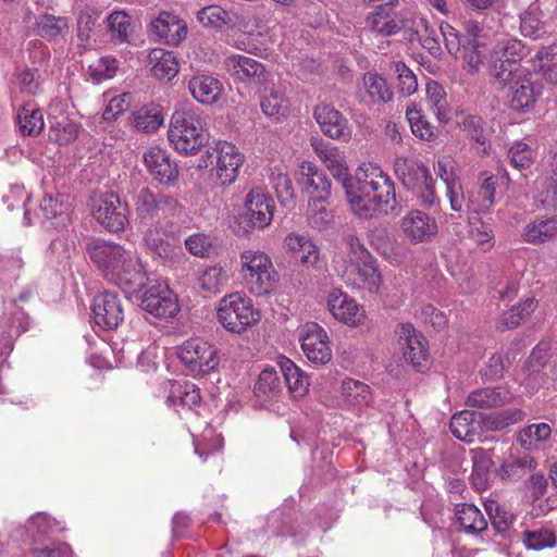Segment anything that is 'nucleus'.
Segmentation results:
<instances>
[{"instance_id":"obj_49","label":"nucleus","mask_w":557,"mask_h":557,"mask_svg":"<svg viewBox=\"0 0 557 557\" xmlns=\"http://www.w3.org/2000/svg\"><path fill=\"white\" fill-rule=\"evenodd\" d=\"M111 37L120 42H128L133 32L132 17L125 11H113L107 18Z\"/></svg>"},{"instance_id":"obj_22","label":"nucleus","mask_w":557,"mask_h":557,"mask_svg":"<svg viewBox=\"0 0 557 557\" xmlns=\"http://www.w3.org/2000/svg\"><path fill=\"white\" fill-rule=\"evenodd\" d=\"M401 230L412 243H425L436 235L437 223L428 213L412 210L403 218Z\"/></svg>"},{"instance_id":"obj_37","label":"nucleus","mask_w":557,"mask_h":557,"mask_svg":"<svg viewBox=\"0 0 557 557\" xmlns=\"http://www.w3.org/2000/svg\"><path fill=\"white\" fill-rule=\"evenodd\" d=\"M282 374L273 368H267L261 371L255 384V395L263 400L276 397L283 389Z\"/></svg>"},{"instance_id":"obj_26","label":"nucleus","mask_w":557,"mask_h":557,"mask_svg":"<svg viewBox=\"0 0 557 557\" xmlns=\"http://www.w3.org/2000/svg\"><path fill=\"white\" fill-rule=\"evenodd\" d=\"M188 89L195 100L202 104H213L219 101L223 91L220 79L210 74H196L188 82Z\"/></svg>"},{"instance_id":"obj_59","label":"nucleus","mask_w":557,"mask_h":557,"mask_svg":"<svg viewBox=\"0 0 557 557\" xmlns=\"http://www.w3.org/2000/svg\"><path fill=\"white\" fill-rule=\"evenodd\" d=\"M406 114L410 123L411 131L416 136L426 140L435 138V127L424 119L420 111L407 109Z\"/></svg>"},{"instance_id":"obj_13","label":"nucleus","mask_w":557,"mask_h":557,"mask_svg":"<svg viewBox=\"0 0 557 557\" xmlns=\"http://www.w3.org/2000/svg\"><path fill=\"white\" fill-rule=\"evenodd\" d=\"M223 67L234 81L261 85L265 84L269 79V73L264 65L246 55H228L224 59Z\"/></svg>"},{"instance_id":"obj_17","label":"nucleus","mask_w":557,"mask_h":557,"mask_svg":"<svg viewBox=\"0 0 557 557\" xmlns=\"http://www.w3.org/2000/svg\"><path fill=\"white\" fill-rule=\"evenodd\" d=\"M91 310L95 323L103 330H115L124 320L122 301L110 292L97 295Z\"/></svg>"},{"instance_id":"obj_42","label":"nucleus","mask_w":557,"mask_h":557,"mask_svg":"<svg viewBox=\"0 0 557 557\" xmlns=\"http://www.w3.org/2000/svg\"><path fill=\"white\" fill-rule=\"evenodd\" d=\"M537 64L534 67L542 74L543 78L553 84H557V45L543 47L536 53Z\"/></svg>"},{"instance_id":"obj_3","label":"nucleus","mask_w":557,"mask_h":557,"mask_svg":"<svg viewBox=\"0 0 557 557\" xmlns=\"http://www.w3.org/2000/svg\"><path fill=\"white\" fill-rule=\"evenodd\" d=\"M206 117L197 108L175 110L168 132L169 141L182 154L194 156L209 141Z\"/></svg>"},{"instance_id":"obj_63","label":"nucleus","mask_w":557,"mask_h":557,"mask_svg":"<svg viewBox=\"0 0 557 557\" xmlns=\"http://www.w3.org/2000/svg\"><path fill=\"white\" fill-rule=\"evenodd\" d=\"M395 72L398 76V91L404 96H410L417 91L418 81L416 75L404 63H396Z\"/></svg>"},{"instance_id":"obj_6","label":"nucleus","mask_w":557,"mask_h":557,"mask_svg":"<svg viewBox=\"0 0 557 557\" xmlns=\"http://www.w3.org/2000/svg\"><path fill=\"white\" fill-rule=\"evenodd\" d=\"M242 272L252 293H270L277 282V273L270 257L262 251L247 249L240 253Z\"/></svg>"},{"instance_id":"obj_20","label":"nucleus","mask_w":557,"mask_h":557,"mask_svg":"<svg viewBox=\"0 0 557 557\" xmlns=\"http://www.w3.org/2000/svg\"><path fill=\"white\" fill-rule=\"evenodd\" d=\"M327 306L333 317L349 325L358 326L366 319L364 309L355 299L338 288H333L327 296Z\"/></svg>"},{"instance_id":"obj_53","label":"nucleus","mask_w":557,"mask_h":557,"mask_svg":"<svg viewBox=\"0 0 557 557\" xmlns=\"http://www.w3.org/2000/svg\"><path fill=\"white\" fill-rule=\"evenodd\" d=\"M66 197L64 195H58L55 197L48 195L45 196L40 202L39 209L44 215V219L51 220L59 218L64 224L67 220L69 206L65 203Z\"/></svg>"},{"instance_id":"obj_30","label":"nucleus","mask_w":557,"mask_h":557,"mask_svg":"<svg viewBox=\"0 0 557 557\" xmlns=\"http://www.w3.org/2000/svg\"><path fill=\"white\" fill-rule=\"evenodd\" d=\"M280 372L288 392L294 398L304 397L309 391V379L293 361L286 359L281 363Z\"/></svg>"},{"instance_id":"obj_16","label":"nucleus","mask_w":557,"mask_h":557,"mask_svg":"<svg viewBox=\"0 0 557 557\" xmlns=\"http://www.w3.org/2000/svg\"><path fill=\"white\" fill-rule=\"evenodd\" d=\"M312 114L325 136L341 141H348L351 138L348 120L333 106L318 104Z\"/></svg>"},{"instance_id":"obj_1","label":"nucleus","mask_w":557,"mask_h":557,"mask_svg":"<svg viewBox=\"0 0 557 557\" xmlns=\"http://www.w3.org/2000/svg\"><path fill=\"white\" fill-rule=\"evenodd\" d=\"M335 181L345 190L355 215L371 219L376 212L398 215L401 206L396 198L395 184L381 169L349 174L346 162L338 153L324 163Z\"/></svg>"},{"instance_id":"obj_23","label":"nucleus","mask_w":557,"mask_h":557,"mask_svg":"<svg viewBox=\"0 0 557 557\" xmlns=\"http://www.w3.org/2000/svg\"><path fill=\"white\" fill-rule=\"evenodd\" d=\"M482 412L472 410H462L455 413L449 423L454 436L460 441L472 443L483 431V422L479 418Z\"/></svg>"},{"instance_id":"obj_29","label":"nucleus","mask_w":557,"mask_h":557,"mask_svg":"<svg viewBox=\"0 0 557 557\" xmlns=\"http://www.w3.org/2000/svg\"><path fill=\"white\" fill-rule=\"evenodd\" d=\"M552 429L547 423L529 424L520 429L516 435V443L525 451L539 450L541 445L549 440Z\"/></svg>"},{"instance_id":"obj_15","label":"nucleus","mask_w":557,"mask_h":557,"mask_svg":"<svg viewBox=\"0 0 557 557\" xmlns=\"http://www.w3.org/2000/svg\"><path fill=\"white\" fill-rule=\"evenodd\" d=\"M506 88H508L510 109L519 113L533 110L542 94L541 86H537L531 79V75L525 72L509 83Z\"/></svg>"},{"instance_id":"obj_36","label":"nucleus","mask_w":557,"mask_h":557,"mask_svg":"<svg viewBox=\"0 0 557 557\" xmlns=\"http://www.w3.org/2000/svg\"><path fill=\"white\" fill-rule=\"evenodd\" d=\"M542 10L537 2H532L525 10L519 14L520 33L524 37L539 39L545 34L544 22L542 21Z\"/></svg>"},{"instance_id":"obj_60","label":"nucleus","mask_w":557,"mask_h":557,"mask_svg":"<svg viewBox=\"0 0 557 557\" xmlns=\"http://www.w3.org/2000/svg\"><path fill=\"white\" fill-rule=\"evenodd\" d=\"M523 543L529 549H544L556 545V536L548 530L523 532Z\"/></svg>"},{"instance_id":"obj_50","label":"nucleus","mask_w":557,"mask_h":557,"mask_svg":"<svg viewBox=\"0 0 557 557\" xmlns=\"http://www.w3.org/2000/svg\"><path fill=\"white\" fill-rule=\"evenodd\" d=\"M426 102L433 109L437 119L442 122L448 121L446 92L441 84L429 81L425 85Z\"/></svg>"},{"instance_id":"obj_38","label":"nucleus","mask_w":557,"mask_h":557,"mask_svg":"<svg viewBox=\"0 0 557 557\" xmlns=\"http://www.w3.org/2000/svg\"><path fill=\"white\" fill-rule=\"evenodd\" d=\"M259 98L262 112L270 117L280 120L285 115L286 107L283 106V95L269 81L260 85Z\"/></svg>"},{"instance_id":"obj_31","label":"nucleus","mask_w":557,"mask_h":557,"mask_svg":"<svg viewBox=\"0 0 557 557\" xmlns=\"http://www.w3.org/2000/svg\"><path fill=\"white\" fill-rule=\"evenodd\" d=\"M149 61L152 63L151 74L160 81H171L178 73V62L171 51L153 49L150 51Z\"/></svg>"},{"instance_id":"obj_54","label":"nucleus","mask_w":557,"mask_h":557,"mask_svg":"<svg viewBox=\"0 0 557 557\" xmlns=\"http://www.w3.org/2000/svg\"><path fill=\"white\" fill-rule=\"evenodd\" d=\"M485 510L490 517L491 524L497 533H505L508 531L515 520L512 513L507 511L495 500L485 503Z\"/></svg>"},{"instance_id":"obj_34","label":"nucleus","mask_w":557,"mask_h":557,"mask_svg":"<svg viewBox=\"0 0 557 557\" xmlns=\"http://www.w3.org/2000/svg\"><path fill=\"white\" fill-rule=\"evenodd\" d=\"M492 64L490 69L491 76L495 79L497 89H505L513 79L522 75L525 71L521 64L513 61H507L492 53Z\"/></svg>"},{"instance_id":"obj_11","label":"nucleus","mask_w":557,"mask_h":557,"mask_svg":"<svg viewBox=\"0 0 557 557\" xmlns=\"http://www.w3.org/2000/svg\"><path fill=\"white\" fill-rule=\"evenodd\" d=\"M140 308L159 319L172 318L180 309L176 296L164 284L149 286L141 296Z\"/></svg>"},{"instance_id":"obj_45","label":"nucleus","mask_w":557,"mask_h":557,"mask_svg":"<svg viewBox=\"0 0 557 557\" xmlns=\"http://www.w3.org/2000/svg\"><path fill=\"white\" fill-rule=\"evenodd\" d=\"M535 468V460L533 457L525 455L517 457L510 455L499 468V474L503 479H521L527 472Z\"/></svg>"},{"instance_id":"obj_61","label":"nucleus","mask_w":557,"mask_h":557,"mask_svg":"<svg viewBox=\"0 0 557 557\" xmlns=\"http://www.w3.org/2000/svg\"><path fill=\"white\" fill-rule=\"evenodd\" d=\"M270 180L281 203L287 205L293 202L295 193L292 180L288 175L285 173H272Z\"/></svg>"},{"instance_id":"obj_51","label":"nucleus","mask_w":557,"mask_h":557,"mask_svg":"<svg viewBox=\"0 0 557 557\" xmlns=\"http://www.w3.org/2000/svg\"><path fill=\"white\" fill-rule=\"evenodd\" d=\"M228 280V271L220 264H214L202 272L199 284L207 292L218 293L227 284Z\"/></svg>"},{"instance_id":"obj_25","label":"nucleus","mask_w":557,"mask_h":557,"mask_svg":"<svg viewBox=\"0 0 557 557\" xmlns=\"http://www.w3.org/2000/svg\"><path fill=\"white\" fill-rule=\"evenodd\" d=\"M396 7H384L371 12L366 20L369 29L381 36L397 34L405 26V22L395 11Z\"/></svg>"},{"instance_id":"obj_52","label":"nucleus","mask_w":557,"mask_h":557,"mask_svg":"<svg viewBox=\"0 0 557 557\" xmlns=\"http://www.w3.org/2000/svg\"><path fill=\"white\" fill-rule=\"evenodd\" d=\"M363 84L368 95L374 102H388L393 98V91L385 78L376 73L368 72L363 76Z\"/></svg>"},{"instance_id":"obj_47","label":"nucleus","mask_w":557,"mask_h":557,"mask_svg":"<svg viewBox=\"0 0 557 557\" xmlns=\"http://www.w3.org/2000/svg\"><path fill=\"white\" fill-rule=\"evenodd\" d=\"M492 53L503 58L505 62L513 61L519 63L530 53V48L520 39L510 38L498 41L493 48Z\"/></svg>"},{"instance_id":"obj_58","label":"nucleus","mask_w":557,"mask_h":557,"mask_svg":"<svg viewBox=\"0 0 557 557\" xmlns=\"http://www.w3.org/2000/svg\"><path fill=\"white\" fill-rule=\"evenodd\" d=\"M99 12L96 9L86 7L77 16V38L82 42H88L96 26Z\"/></svg>"},{"instance_id":"obj_48","label":"nucleus","mask_w":557,"mask_h":557,"mask_svg":"<svg viewBox=\"0 0 557 557\" xmlns=\"http://www.w3.org/2000/svg\"><path fill=\"white\" fill-rule=\"evenodd\" d=\"M163 123L161 110L156 106H145L133 113V124L141 132L152 133Z\"/></svg>"},{"instance_id":"obj_21","label":"nucleus","mask_w":557,"mask_h":557,"mask_svg":"<svg viewBox=\"0 0 557 557\" xmlns=\"http://www.w3.org/2000/svg\"><path fill=\"white\" fill-rule=\"evenodd\" d=\"M144 162L150 175L160 184L171 185L177 181V165L171 161L165 150L159 147H151L144 154Z\"/></svg>"},{"instance_id":"obj_19","label":"nucleus","mask_w":557,"mask_h":557,"mask_svg":"<svg viewBox=\"0 0 557 557\" xmlns=\"http://www.w3.org/2000/svg\"><path fill=\"white\" fill-rule=\"evenodd\" d=\"M396 334L406 362L416 370L423 371L428 364V350L424 346L425 338L416 332L411 324H401Z\"/></svg>"},{"instance_id":"obj_14","label":"nucleus","mask_w":557,"mask_h":557,"mask_svg":"<svg viewBox=\"0 0 557 557\" xmlns=\"http://www.w3.org/2000/svg\"><path fill=\"white\" fill-rule=\"evenodd\" d=\"M300 341L306 357L312 363L325 364L331 360L332 350L326 332L318 323H307L301 331Z\"/></svg>"},{"instance_id":"obj_7","label":"nucleus","mask_w":557,"mask_h":557,"mask_svg":"<svg viewBox=\"0 0 557 557\" xmlns=\"http://www.w3.org/2000/svg\"><path fill=\"white\" fill-rule=\"evenodd\" d=\"M218 320L224 329L240 334L260 320L259 311L255 310L250 299L239 293L223 297L218 308Z\"/></svg>"},{"instance_id":"obj_10","label":"nucleus","mask_w":557,"mask_h":557,"mask_svg":"<svg viewBox=\"0 0 557 557\" xmlns=\"http://www.w3.org/2000/svg\"><path fill=\"white\" fill-rule=\"evenodd\" d=\"M127 203L113 193H106L94 199L91 214L95 220L109 232L123 231L127 224Z\"/></svg>"},{"instance_id":"obj_4","label":"nucleus","mask_w":557,"mask_h":557,"mask_svg":"<svg viewBox=\"0 0 557 557\" xmlns=\"http://www.w3.org/2000/svg\"><path fill=\"white\" fill-rule=\"evenodd\" d=\"M394 172L403 186L412 191L420 203L431 208L437 201L434 180L425 164L416 159L397 157L394 161Z\"/></svg>"},{"instance_id":"obj_55","label":"nucleus","mask_w":557,"mask_h":557,"mask_svg":"<svg viewBox=\"0 0 557 557\" xmlns=\"http://www.w3.org/2000/svg\"><path fill=\"white\" fill-rule=\"evenodd\" d=\"M441 35L444 39L447 51L456 59L459 58L462 47L469 45V37L461 35L454 26L448 23H442L440 26Z\"/></svg>"},{"instance_id":"obj_46","label":"nucleus","mask_w":557,"mask_h":557,"mask_svg":"<svg viewBox=\"0 0 557 557\" xmlns=\"http://www.w3.org/2000/svg\"><path fill=\"white\" fill-rule=\"evenodd\" d=\"M327 200H309L307 220L308 224L315 230L322 231L331 226L334 221V213L325 205Z\"/></svg>"},{"instance_id":"obj_24","label":"nucleus","mask_w":557,"mask_h":557,"mask_svg":"<svg viewBox=\"0 0 557 557\" xmlns=\"http://www.w3.org/2000/svg\"><path fill=\"white\" fill-rule=\"evenodd\" d=\"M512 393L505 386L478 388L468 395L466 404L479 409H495L512 401Z\"/></svg>"},{"instance_id":"obj_12","label":"nucleus","mask_w":557,"mask_h":557,"mask_svg":"<svg viewBox=\"0 0 557 557\" xmlns=\"http://www.w3.org/2000/svg\"><path fill=\"white\" fill-rule=\"evenodd\" d=\"M274 207L273 199L261 187H255L245 198L243 219L250 227L264 228L273 219Z\"/></svg>"},{"instance_id":"obj_8","label":"nucleus","mask_w":557,"mask_h":557,"mask_svg":"<svg viewBox=\"0 0 557 557\" xmlns=\"http://www.w3.org/2000/svg\"><path fill=\"white\" fill-rule=\"evenodd\" d=\"M214 163L218 183L228 186L236 181L239 168L244 163V156L235 145L218 141L214 147L206 150V156H202L199 168L207 169Z\"/></svg>"},{"instance_id":"obj_9","label":"nucleus","mask_w":557,"mask_h":557,"mask_svg":"<svg viewBox=\"0 0 557 557\" xmlns=\"http://www.w3.org/2000/svg\"><path fill=\"white\" fill-rule=\"evenodd\" d=\"M178 357L194 374H207L219 366L218 349L201 338H190L180 348Z\"/></svg>"},{"instance_id":"obj_43","label":"nucleus","mask_w":557,"mask_h":557,"mask_svg":"<svg viewBox=\"0 0 557 557\" xmlns=\"http://www.w3.org/2000/svg\"><path fill=\"white\" fill-rule=\"evenodd\" d=\"M557 234V219L536 220L524 228V240L541 244L550 240Z\"/></svg>"},{"instance_id":"obj_5","label":"nucleus","mask_w":557,"mask_h":557,"mask_svg":"<svg viewBox=\"0 0 557 557\" xmlns=\"http://www.w3.org/2000/svg\"><path fill=\"white\" fill-rule=\"evenodd\" d=\"M133 206L137 216L144 221L154 219H182L186 215L185 207L172 195L154 191L141 186L133 193Z\"/></svg>"},{"instance_id":"obj_40","label":"nucleus","mask_w":557,"mask_h":557,"mask_svg":"<svg viewBox=\"0 0 557 557\" xmlns=\"http://www.w3.org/2000/svg\"><path fill=\"white\" fill-rule=\"evenodd\" d=\"M16 119L23 135L37 136L44 129V113L30 104L23 106L18 110Z\"/></svg>"},{"instance_id":"obj_41","label":"nucleus","mask_w":557,"mask_h":557,"mask_svg":"<svg viewBox=\"0 0 557 557\" xmlns=\"http://www.w3.org/2000/svg\"><path fill=\"white\" fill-rule=\"evenodd\" d=\"M197 20L203 27L222 29L234 25L233 15L220 5H207L197 12Z\"/></svg>"},{"instance_id":"obj_27","label":"nucleus","mask_w":557,"mask_h":557,"mask_svg":"<svg viewBox=\"0 0 557 557\" xmlns=\"http://www.w3.org/2000/svg\"><path fill=\"white\" fill-rule=\"evenodd\" d=\"M151 29L156 36L169 45L180 44L187 34V27L176 15L169 12H161L159 16L151 22Z\"/></svg>"},{"instance_id":"obj_62","label":"nucleus","mask_w":557,"mask_h":557,"mask_svg":"<svg viewBox=\"0 0 557 557\" xmlns=\"http://www.w3.org/2000/svg\"><path fill=\"white\" fill-rule=\"evenodd\" d=\"M484 47L485 45L478 39H471L469 45L462 47V51H460L458 59H461L468 65L469 72H475L482 63V49Z\"/></svg>"},{"instance_id":"obj_64","label":"nucleus","mask_w":557,"mask_h":557,"mask_svg":"<svg viewBox=\"0 0 557 557\" xmlns=\"http://www.w3.org/2000/svg\"><path fill=\"white\" fill-rule=\"evenodd\" d=\"M552 348L550 339H542L534 347L531 355L529 356L525 366L532 372H536L540 368L544 367L547 361L548 351Z\"/></svg>"},{"instance_id":"obj_57","label":"nucleus","mask_w":557,"mask_h":557,"mask_svg":"<svg viewBox=\"0 0 557 557\" xmlns=\"http://www.w3.org/2000/svg\"><path fill=\"white\" fill-rule=\"evenodd\" d=\"M508 159L510 164L519 170L524 171L533 164L532 150L525 143H515L508 150Z\"/></svg>"},{"instance_id":"obj_33","label":"nucleus","mask_w":557,"mask_h":557,"mask_svg":"<svg viewBox=\"0 0 557 557\" xmlns=\"http://www.w3.org/2000/svg\"><path fill=\"white\" fill-rule=\"evenodd\" d=\"M70 21L65 16L41 14L36 18L35 32L39 37L52 41L69 32Z\"/></svg>"},{"instance_id":"obj_32","label":"nucleus","mask_w":557,"mask_h":557,"mask_svg":"<svg viewBox=\"0 0 557 557\" xmlns=\"http://www.w3.org/2000/svg\"><path fill=\"white\" fill-rule=\"evenodd\" d=\"M355 284L370 293L377 292L382 283V277L376 265V259L371 255L362 260L355 261Z\"/></svg>"},{"instance_id":"obj_2","label":"nucleus","mask_w":557,"mask_h":557,"mask_svg":"<svg viewBox=\"0 0 557 557\" xmlns=\"http://www.w3.org/2000/svg\"><path fill=\"white\" fill-rule=\"evenodd\" d=\"M86 253L102 276L125 294L137 293L146 285L147 274L140 260L123 246L92 238L86 244Z\"/></svg>"},{"instance_id":"obj_18","label":"nucleus","mask_w":557,"mask_h":557,"mask_svg":"<svg viewBox=\"0 0 557 557\" xmlns=\"http://www.w3.org/2000/svg\"><path fill=\"white\" fill-rule=\"evenodd\" d=\"M297 184L309 200H327L331 197L332 184L327 175L311 162H302L297 172Z\"/></svg>"},{"instance_id":"obj_28","label":"nucleus","mask_w":557,"mask_h":557,"mask_svg":"<svg viewBox=\"0 0 557 557\" xmlns=\"http://www.w3.org/2000/svg\"><path fill=\"white\" fill-rule=\"evenodd\" d=\"M527 413L518 408H507L479 417L483 422V431L500 432L524 420Z\"/></svg>"},{"instance_id":"obj_56","label":"nucleus","mask_w":557,"mask_h":557,"mask_svg":"<svg viewBox=\"0 0 557 557\" xmlns=\"http://www.w3.org/2000/svg\"><path fill=\"white\" fill-rule=\"evenodd\" d=\"M78 129L79 125L67 119L50 121L51 134L59 145H67L74 141L78 135Z\"/></svg>"},{"instance_id":"obj_39","label":"nucleus","mask_w":557,"mask_h":557,"mask_svg":"<svg viewBox=\"0 0 557 557\" xmlns=\"http://www.w3.org/2000/svg\"><path fill=\"white\" fill-rule=\"evenodd\" d=\"M456 517L460 527L467 533L479 534L487 529L486 519L474 505L462 504L461 506H457Z\"/></svg>"},{"instance_id":"obj_44","label":"nucleus","mask_w":557,"mask_h":557,"mask_svg":"<svg viewBox=\"0 0 557 557\" xmlns=\"http://www.w3.org/2000/svg\"><path fill=\"white\" fill-rule=\"evenodd\" d=\"M459 125L466 136L470 140L482 146V151L486 152V145L488 144V132L485 121L479 115L469 114L463 116Z\"/></svg>"},{"instance_id":"obj_35","label":"nucleus","mask_w":557,"mask_h":557,"mask_svg":"<svg viewBox=\"0 0 557 557\" xmlns=\"http://www.w3.org/2000/svg\"><path fill=\"white\" fill-rule=\"evenodd\" d=\"M537 307V301L534 297H528L522 302L511 307L508 311L504 312L497 323L499 331H506L518 327L525 321Z\"/></svg>"}]
</instances>
